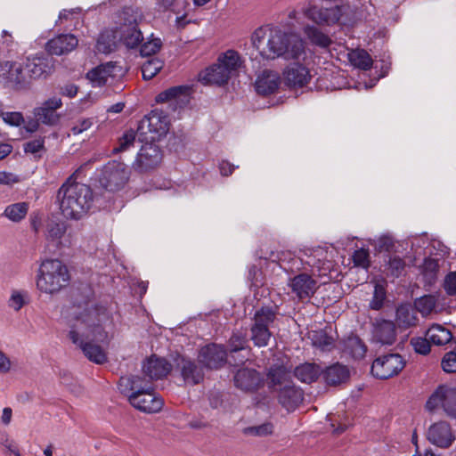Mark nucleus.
<instances>
[{
    "label": "nucleus",
    "instance_id": "nucleus-1",
    "mask_svg": "<svg viewBox=\"0 0 456 456\" xmlns=\"http://www.w3.org/2000/svg\"><path fill=\"white\" fill-rule=\"evenodd\" d=\"M118 386L120 393L128 397L130 404L142 412H159L164 405L152 384L139 375L122 376Z\"/></svg>",
    "mask_w": 456,
    "mask_h": 456
},
{
    "label": "nucleus",
    "instance_id": "nucleus-2",
    "mask_svg": "<svg viewBox=\"0 0 456 456\" xmlns=\"http://www.w3.org/2000/svg\"><path fill=\"white\" fill-rule=\"evenodd\" d=\"M57 198L62 215L69 219L79 220L91 208L94 192L90 186L69 177L58 190Z\"/></svg>",
    "mask_w": 456,
    "mask_h": 456
},
{
    "label": "nucleus",
    "instance_id": "nucleus-3",
    "mask_svg": "<svg viewBox=\"0 0 456 456\" xmlns=\"http://www.w3.org/2000/svg\"><path fill=\"white\" fill-rule=\"evenodd\" d=\"M260 55L266 60L281 57L285 60H299L305 55L304 42L297 36L282 32L271 33L267 40V48L259 50Z\"/></svg>",
    "mask_w": 456,
    "mask_h": 456
},
{
    "label": "nucleus",
    "instance_id": "nucleus-4",
    "mask_svg": "<svg viewBox=\"0 0 456 456\" xmlns=\"http://www.w3.org/2000/svg\"><path fill=\"white\" fill-rule=\"evenodd\" d=\"M69 280L66 265L59 259H48L38 270L37 287L42 292L53 294L67 287Z\"/></svg>",
    "mask_w": 456,
    "mask_h": 456
},
{
    "label": "nucleus",
    "instance_id": "nucleus-5",
    "mask_svg": "<svg viewBox=\"0 0 456 456\" xmlns=\"http://www.w3.org/2000/svg\"><path fill=\"white\" fill-rule=\"evenodd\" d=\"M169 130L168 117L160 110H153L139 122L137 132L146 140L159 141Z\"/></svg>",
    "mask_w": 456,
    "mask_h": 456
},
{
    "label": "nucleus",
    "instance_id": "nucleus-6",
    "mask_svg": "<svg viewBox=\"0 0 456 456\" xmlns=\"http://www.w3.org/2000/svg\"><path fill=\"white\" fill-rule=\"evenodd\" d=\"M22 63L25 71L24 77L27 80V89L33 80L45 79L54 71L55 68V59L47 53L27 57Z\"/></svg>",
    "mask_w": 456,
    "mask_h": 456
},
{
    "label": "nucleus",
    "instance_id": "nucleus-7",
    "mask_svg": "<svg viewBox=\"0 0 456 456\" xmlns=\"http://www.w3.org/2000/svg\"><path fill=\"white\" fill-rule=\"evenodd\" d=\"M130 173L129 167L125 163L110 161L103 167L99 182L105 190L117 191L128 182Z\"/></svg>",
    "mask_w": 456,
    "mask_h": 456
},
{
    "label": "nucleus",
    "instance_id": "nucleus-8",
    "mask_svg": "<svg viewBox=\"0 0 456 456\" xmlns=\"http://www.w3.org/2000/svg\"><path fill=\"white\" fill-rule=\"evenodd\" d=\"M155 142L150 141V142H145L141 146L132 164V168L135 172L140 174L150 172L161 163L162 150Z\"/></svg>",
    "mask_w": 456,
    "mask_h": 456
},
{
    "label": "nucleus",
    "instance_id": "nucleus-9",
    "mask_svg": "<svg viewBox=\"0 0 456 456\" xmlns=\"http://www.w3.org/2000/svg\"><path fill=\"white\" fill-rule=\"evenodd\" d=\"M406 362L399 354H387L376 358L370 372L379 379H388L398 375L405 367Z\"/></svg>",
    "mask_w": 456,
    "mask_h": 456
},
{
    "label": "nucleus",
    "instance_id": "nucleus-10",
    "mask_svg": "<svg viewBox=\"0 0 456 456\" xmlns=\"http://www.w3.org/2000/svg\"><path fill=\"white\" fill-rule=\"evenodd\" d=\"M173 369L178 371L185 384L195 386L204 379V372L194 360L179 353L171 354Z\"/></svg>",
    "mask_w": 456,
    "mask_h": 456
},
{
    "label": "nucleus",
    "instance_id": "nucleus-11",
    "mask_svg": "<svg viewBox=\"0 0 456 456\" xmlns=\"http://www.w3.org/2000/svg\"><path fill=\"white\" fill-rule=\"evenodd\" d=\"M23 63L17 61H0V83L5 87L14 90L27 89V80L24 77Z\"/></svg>",
    "mask_w": 456,
    "mask_h": 456
},
{
    "label": "nucleus",
    "instance_id": "nucleus-12",
    "mask_svg": "<svg viewBox=\"0 0 456 456\" xmlns=\"http://www.w3.org/2000/svg\"><path fill=\"white\" fill-rule=\"evenodd\" d=\"M94 317L95 309H85L76 316L74 322L69 325L70 330L68 334L73 344L77 346L80 343L91 341V321Z\"/></svg>",
    "mask_w": 456,
    "mask_h": 456
},
{
    "label": "nucleus",
    "instance_id": "nucleus-13",
    "mask_svg": "<svg viewBox=\"0 0 456 456\" xmlns=\"http://www.w3.org/2000/svg\"><path fill=\"white\" fill-rule=\"evenodd\" d=\"M198 359L205 368L217 370L225 365L227 362V350L223 345L211 343L201 347Z\"/></svg>",
    "mask_w": 456,
    "mask_h": 456
},
{
    "label": "nucleus",
    "instance_id": "nucleus-14",
    "mask_svg": "<svg viewBox=\"0 0 456 456\" xmlns=\"http://www.w3.org/2000/svg\"><path fill=\"white\" fill-rule=\"evenodd\" d=\"M233 382L238 389L245 393H255L265 385L262 374L253 368L238 369Z\"/></svg>",
    "mask_w": 456,
    "mask_h": 456
},
{
    "label": "nucleus",
    "instance_id": "nucleus-15",
    "mask_svg": "<svg viewBox=\"0 0 456 456\" xmlns=\"http://www.w3.org/2000/svg\"><path fill=\"white\" fill-rule=\"evenodd\" d=\"M277 400L288 412H292L303 403L304 391L292 381H289L278 389Z\"/></svg>",
    "mask_w": 456,
    "mask_h": 456
},
{
    "label": "nucleus",
    "instance_id": "nucleus-16",
    "mask_svg": "<svg viewBox=\"0 0 456 456\" xmlns=\"http://www.w3.org/2000/svg\"><path fill=\"white\" fill-rule=\"evenodd\" d=\"M427 439L437 447L447 449L452 444L455 436L448 422L438 421L428 428Z\"/></svg>",
    "mask_w": 456,
    "mask_h": 456
},
{
    "label": "nucleus",
    "instance_id": "nucleus-17",
    "mask_svg": "<svg viewBox=\"0 0 456 456\" xmlns=\"http://www.w3.org/2000/svg\"><path fill=\"white\" fill-rule=\"evenodd\" d=\"M285 85L289 88H301L308 84L311 79L309 69L299 62L288 65L283 70Z\"/></svg>",
    "mask_w": 456,
    "mask_h": 456
},
{
    "label": "nucleus",
    "instance_id": "nucleus-18",
    "mask_svg": "<svg viewBox=\"0 0 456 456\" xmlns=\"http://www.w3.org/2000/svg\"><path fill=\"white\" fill-rule=\"evenodd\" d=\"M341 14V8L338 5L330 8L314 5L307 11L308 18L316 24L322 26H331L338 23Z\"/></svg>",
    "mask_w": 456,
    "mask_h": 456
},
{
    "label": "nucleus",
    "instance_id": "nucleus-19",
    "mask_svg": "<svg viewBox=\"0 0 456 456\" xmlns=\"http://www.w3.org/2000/svg\"><path fill=\"white\" fill-rule=\"evenodd\" d=\"M78 44L77 38L72 34H61L50 39L45 45L48 54L62 55L74 50Z\"/></svg>",
    "mask_w": 456,
    "mask_h": 456
},
{
    "label": "nucleus",
    "instance_id": "nucleus-20",
    "mask_svg": "<svg viewBox=\"0 0 456 456\" xmlns=\"http://www.w3.org/2000/svg\"><path fill=\"white\" fill-rule=\"evenodd\" d=\"M142 368L146 376L157 380L167 376L173 368V362L170 363L166 359L153 354L143 362Z\"/></svg>",
    "mask_w": 456,
    "mask_h": 456
},
{
    "label": "nucleus",
    "instance_id": "nucleus-21",
    "mask_svg": "<svg viewBox=\"0 0 456 456\" xmlns=\"http://www.w3.org/2000/svg\"><path fill=\"white\" fill-rule=\"evenodd\" d=\"M290 287L292 292L300 299L310 298L318 289L316 281L305 273L294 276L290 281Z\"/></svg>",
    "mask_w": 456,
    "mask_h": 456
},
{
    "label": "nucleus",
    "instance_id": "nucleus-22",
    "mask_svg": "<svg viewBox=\"0 0 456 456\" xmlns=\"http://www.w3.org/2000/svg\"><path fill=\"white\" fill-rule=\"evenodd\" d=\"M322 377L327 386L337 387L349 379L350 370L347 366L336 362L324 369L322 368Z\"/></svg>",
    "mask_w": 456,
    "mask_h": 456
},
{
    "label": "nucleus",
    "instance_id": "nucleus-23",
    "mask_svg": "<svg viewBox=\"0 0 456 456\" xmlns=\"http://www.w3.org/2000/svg\"><path fill=\"white\" fill-rule=\"evenodd\" d=\"M231 77L218 61L206 68L199 74V80L204 85L224 86Z\"/></svg>",
    "mask_w": 456,
    "mask_h": 456
},
{
    "label": "nucleus",
    "instance_id": "nucleus-24",
    "mask_svg": "<svg viewBox=\"0 0 456 456\" xmlns=\"http://www.w3.org/2000/svg\"><path fill=\"white\" fill-rule=\"evenodd\" d=\"M281 84V77L278 72L265 69L256 81V91L263 96L270 95L275 93Z\"/></svg>",
    "mask_w": 456,
    "mask_h": 456
},
{
    "label": "nucleus",
    "instance_id": "nucleus-25",
    "mask_svg": "<svg viewBox=\"0 0 456 456\" xmlns=\"http://www.w3.org/2000/svg\"><path fill=\"white\" fill-rule=\"evenodd\" d=\"M373 337L382 345H393L396 340L395 324L393 321L382 319L373 324Z\"/></svg>",
    "mask_w": 456,
    "mask_h": 456
},
{
    "label": "nucleus",
    "instance_id": "nucleus-26",
    "mask_svg": "<svg viewBox=\"0 0 456 456\" xmlns=\"http://www.w3.org/2000/svg\"><path fill=\"white\" fill-rule=\"evenodd\" d=\"M291 373V366L283 362H274L267 370V386L271 390H276L277 386H282Z\"/></svg>",
    "mask_w": 456,
    "mask_h": 456
},
{
    "label": "nucleus",
    "instance_id": "nucleus-27",
    "mask_svg": "<svg viewBox=\"0 0 456 456\" xmlns=\"http://www.w3.org/2000/svg\"><path fill=\"white\" fill-rule=\"evenodd\" d=\"M191 87L189 86H175L160 92L155 98L156 102L162 103L167 102H175L183 103L189 102V94Z\"/></svg>",
    "mask_w": 456,
    "mask_h": 456
},
{
    "label": "nucleus",
    "instance_id": "nucleus-28",
    "mask_svg": "<svg viewBox=\"0 0 456 456\" xmlns=\"http://www.w3.org/2000/svg\"><path fill=\"white\" fill-rule=\"evenodd\" d=\"M418 321L416 310L410 303H402L396 307L395 322L400 329L413 327Z\"/></svg>",
    "mask_w": 456,
    "mask_h": 456
},
{
    "label": "nucleus",
    "instance_id": "nucleus-29",
    "mask_svg": "<svg viewBox=\"0 0 456 456\" xmlns=\"http://www.w3.org/2000/svg\"><path fill=\"white\" fill-rule=\"evenodd\" d=\"M293 374L302 383L311 384L322 377V367L315 362H306L297 366Z\"/></svg>",
    "mask_w": 456,
    "mask_h": 456
},
{
    "label": "nucleus",
    "instance_id": "nucleus-30",
    "mask_svg": "<svg viewBox=\"0 0 456 456\" xmlns=\"http://www.w3.org/2000/svg\"><path fill=\"white\" fill-rule=\"evenodd\" d=\"M118 34L119 41L128 49L137 48L143 41V36L138 25L120 26Z\"/></svg>",
    "mask_w": 456,
    "mask_h": 456
},
{
    "label": "nucleus",
    "instance_id": "nucleus-31",
    "mask_svg": "<svg viewBox=\"0 0 456 456\" xmlns=\"http://www.w3.org/2000/svg\"><path fill=\"white\" fill-rule=\"evenodd\" d=\"M342 350L354 359H362L367 352L364 342L355 334L351 333L341 341Z\"/></svg>",
    "mask_w": 456,
    "mask_h": 456
},
{
    "label": "nucleus",
    "instance_id": "nucleus-32",
    "mask_svg": "<svg viewBox=\"0 0 456 456\" xmlns=\"http://www.w3.org/2000/svg\"><path fill=\"white\" fill-rule=\"evenodd\" d=\"M116 65L113 62H107L101 64L91 70H89L86 74V77L92 81L94 86H103L107 84L109 77H114Z\"/></svg>",
    "mask_w": 456,
    "mask_h": 456
},
{
    "label": "nucleus",
    "instance_id": "nucleus-33",
    "mask_svg": "<svg viewBox=\"0 0 456 456\" xmlns=\"http://www.w3.org/2000/svg\"><path fill=\"white\" fill-rule=\"evenodd\" d=\"M426 337L436 346H444L454 339L452 332L438 323H434L428 329Z\"/></svg>",
    "mask_w": 456,
    "mask_h": 456
},
{
    "label": "nucleus",
    "instance_id": "nucleus-34",
    "mask_svg": "<svg viewBox=\"0 0 456 456\" xmlns=\"http://www.w3.org/2000/svg\"><path fill=\"white\" fill-rule=\"evenodd\" d=\"M118 31L104 30L100 33L97 42L96 49L99 53L109 54L117 50L118 47Z\"/></svg>",
    "mask_w": 456,
    "mask_h": 456
},
{
    "label": "nucleus",
    "instance_id": "nucleus-35",
    "mask_svg": "<svg viewBox=\"0 0 456 456\" xmlns=\"http://www.w3.org/2000/svg\"><path fill=\"white\" fill-rule=\"evenodd\" d=\"M217 61L222 64L223 68H225L230 77L238 72L243 63L240 53L232 49L219 55Z\"/></svg>",
    "mask_w": 456,
    "mask_h": 456
},
{
    "label": "nucleus",
    "instance_id": "nucleus-36",
    "mask_svg": "<svg viewBox=\"0 0 456 456\" xmlns=\"http://www.w3.org/2000/svg\"><path fill=\"white\" fill-rule=\"evenodd\" d=\"M77 346L89 361L96 364H103L108 361L104 350L99 345L93 344L92 341L80 343Z\"/></svg>",
    "mask_w": 456,
    "mask_h": 456
},
{
    "label": "nucleus",
    "instance_id": "nucleus-37",
    "mask_svg": "<svg viewBox=\"0 0 456 456\" xmlns=\"http://www.w3.org/2000/svg\"><path fill=\"white\" fill-rule=\"evenodd\" d=\"M277 306L263 305L255 312L254 323L261 327L269 328L276 319Z\"/></svg>",
    "mask_w": 456,
    "mask_h": 456
},
{
    "label": "nucleus",
    "instance_id": "nucleus-38",
    "mask_svg": "<svg viewBox=\"0 0 456 456\" xmlns=\"http://www.w3.org/2000/svg\"><path fill=\"white\" fill-rule=\"evenodd\" d=\"M439 271L438 260L432 257H425L422 265L420 266V273L423 277L424 283L432 286L437 280V273Z\"/></svg>",
    "mask_w": 456,
    "mask_h": 456
},
{
    "label": "nucleus",
    "instance_id": "nucleus-39",
    "mask_svg": "<svg viewBox=\"0 0 456 456\" xmlns=\"http://www.w3.org/2000/svg\"><path fill=\"white\" fill-rule=\"evenodd\" d=\"M102 315L95 309V317L91 321V341L109 344L110 338L109 337L108 332L102 327Z\"/></svg>",
    "mask_w": 456,
    "mask_h": 456
},
{
    "label": "nucleus",
    "instance_id": "nucleus-40",
    "mask_svg": "<svg viewBox=\"0 0 456 456\" xmlns=\"http://www.w3.org/2000/svg\"><path fill=\"white\" fill-rule=\"evenodd\" d=\"M273 336L269 328L252 324L250 328V339L255 346H267Z\"/></svg>",
    "mask_w": 456,
    "mask_h": 456
},
{
    "label": "nucleus",
    "instance_id": "nucleus-41",
    "mask_svg": "<svg viewBox=\"0 0 456 456\" xmlns=\"http://www.w3.org/2000/svg\"><path fill=\"white\" fill-rule=\"evenodd\" d=\"M387 268V274L393 278L401 277L405 272L406 263L403 258L396 255H388L385 259Z\"/></svg>",
    "mask_w": 456,
    "mask_h": 456
},
{
    "label": "nucleus",
    "instance_id": "nucleus-42",
    "mask_svg": "<svg viewBox=\"0 0 456 456\" xmlns=\"http://www.w3.org/2000/svg\"><path fill=\"white\" fill-rule=\"evenodd\" d=\"M446 414L456 419V388L444 385L443 407Z\"/></svg>",
    "mask_w": 456,
    "mask_h": 456
},
{
    "label": "nucleus",
    "instance_id": "nucleus-43",
    "mask_svg": "<svg viewBox=\"0 0 456 456\" xmlns=\"http://www.w3.org/2000/svg\"><path fill=\"white\" fill-rule=\"evenodd\" d=\"M164 67V61L158 58L152 57L147 60L142 65V74L144 80H151Z\"/></svg>",
    "mask_w": 456,
    "mask_h": 456
},
{
    "label": "nucleus",
    "instance_id": "nucleus-44",
    "mask_svg": "<svg viewBox=\"0 0 456 456\" xmlns=\"http://www.w3.org/2000/svg\"><path fill=\"white\" fill-rule=\"evenodd\" d=\"M28 210V204L27 202H18L7 206L4 215L12 222H20L26 216Z\"/></svg>",
    "mask_w": 456,
    "mask_h": 456
},
{
    "label": "nucleus",
    "instance_id": "nucleus-45",
    "mask_svg": "<svg viewBox=\"0 0 456 456\" xmlns=\"http://www.w3.org/2000/svg\"><path fill=\"white\" fill-rule=\"evenodd\" d=\"M350 61L354 67L362 70L370 69L373 64L371 56L363 49L353 52L350 54Z\"/></svg>",
    "mask_w": 456,
    "mask_h": 456
},
{
    "label": "nucleus",
    "instance_id": "nucleus-46",
    "mask_svg": "<svg viewBox=\"0 0 456 456\" xmlns=\"http://www.w3.org/2000/svg\"><path fill=\"white\" fill-rule=\"evenodd\" d=\"M309 338L313 346L322 350H330L334 343L332 337L323 330L312 331Z\"/></svg>",
    "mask_w": 456,
    "mask_h": 456
},
{
    "label": "nucleus",
    "instance_id": "nucleus-47",
    "mask_svg": "<svg viewBox=\"0 0 456 456\" xmlns=\"http://www.w3.org/2000/svg\"><path fill=\"white\" fill-rule=\"evenodd\" d=\"M137 130L129 129L124 132L122 136L118 139V145L113 148L112 153L118 154L128 151L134 146Z\"/></svg>",
    "mask_w": 456,
    "mask_h": 456
},
{
    "label": "nucleus",
    "instance_id": "nucleus-48",
    "mask_svg": "<svg viewBox=\"0 0 456 456\" xmlns=\"http://www.w3.org/2000/svg\"><path fill=\"white\" fill-rule=\"evenodd\" d=\"M67 225L64 222L51 220L46 224L45 236L50 241H59L65 234Z\"/></svg>",
    "mask_w": 456,
    "mask_h": 456
},
{
    "label": "nucleus",
    "instance_id": "nucleus-49",
    "mask_svg": "<svg viewBox=\"0 0 456 456\" xmlns=\"http://www.w3.org/2000/svg\"><path fill=\"white\" fill-rule=\"evenodd\" d=\"M437 299L435 295H424L414 301V308L422 314H429L436 306Z\"/></svg>",
    "mask_w": 456,
    "mask_h": 456
},
{
    "label": "nucleus",
    "instance_id": "nucleus-50",
    "mask_svg": "<svg viewBox=\"0 0 456 456\" xmlns=\"http://www.w3.org/2000/svg\"><path fill=\"white\" fill-rule=\"evenodd\" d=\"M140 54L142 57H150L156 54L162 47V41L159 37H154L151 34L146 42H142L140 45Z\"/></svg>",
    "mask_w": 456,
    "mask_h": 456
},
{
    "label": "nucleus",
    "instance_id": "nucleus-51",
    "mask_svg": "<svg viewBox=\"0 0 456 456\" xmlns=\"http://www.w3.org/2000/svg\"><path fill=\"white\" fill-rule=\"evenodd\" d=\"M307 36L311 42L320 47H329L332 41L330 37L323 32L320 31L317 28L312 26L306 29Z\"/></svg>",
    "mask_w": 456,
    "mask_h": 456
},
{
    "label": "nucleus",
    "instance_id": "nucleus-52",
    "mask_svg": "<svg viewBox=\"0 0 456 456\" xmlns=\"http://www.w3.org/2000/svg\"><path fill=\"white\" fill-rule=\"evenodd\" d=\"M34 113L41 123L47 126H55L60 121V115L46 107H38Z\"/></svg>",
    "mask_w": 456,
    "mask_h": 456
},
{
    "label": "nucleus",
    "instance_id": "nucleus-53",
    "mask_svg": "<svg viewBox=\"0 0 456 456\" xmlns=\"http://www.w3.org/2000/svg\"><path fill=\"white\" fill-rule=\"evenodd\" d=\"M273 424L270 421H267L258 426L244 428L242 433L246 436H266L273 434Z\"/></svg>",
    "mask_w": 456,
    "mask_h": 456
},
{
    "label": "nucleus",
    "instance_id": "nucleus-54",
    "mask_svg": "<svg viewBox=\"0 0 456 456\" xmlns=\"http://www.w3.org/2000/svg\"><path fill=\"white\" fill-rule=\"evenodd\" d=\"M387 297V292L382 285L377 284L374 288L372 298L369 304L371 310L379 311L383 305Z\"/></svg>",
    "mask_w": 456,
    "mask_h": 456
},
{
    "label": "nucleus",
    "instance_id": "nucleus-55",
    "mask_svg": "<svg viewBox=\"0 0 456 456\" xmlns=\"http://www.w3.org/2000/svg\"><path fill=\"white\" fill-rule=\"evenodd\" d=\"M248 340L242 332H234L228 341L231 353L241 351L246 348Z\"/></svg>",
    "mask_w": 456,
    "mask_h": 456
},
{
    "label": "nucleus",
    "instance_id": "nucleus-56",
    "mask_svg": "<svg viewBox=\"0 0 456 456\" xmlns=\"http://www.w3.org/2000/svg\"><path fill=\"white\" fill-rule=\"evenodd\" d=\"M247 281L250 288H259L263 285L262 271L256 265L248 267Z\"/></svg>",
    "mask_w": 456,
    "mask_h": 456
},
{
    "label": "nucleus",
    "instance_id": "nucleus-57",
    "mask_svg": "<svg viewBox=\"0 0 456 456\" xmlns=\"http://www.w3.org/2000/svg\"><path fill=\"white\" fill-rule=\"evenodd\" d=\"M140 17L138 12L131 6H126L120 13V20L123 21L121 26L137 25V20Z\"/></svg>",
    "mask_w": 456,
    "mask_h": 456
},
{
    "label": "nucleus",
    "instance_id": "nucleus-58",
    "mask_svg": "<svg viewBox=\"0 0 456 456\" xmlns=\"http://www.w3.org/2000/svg\"><path fill=\"white\" fill-rule=\"evenodd\" d=\"M430 344L431 341L428 337L421 338H412L411 339V345L412 346L414 351L419 354L427 355L430 352Z\"/></svg>",
    "mask_w": 456,
    "mask_h": 456
},
{
    "label": "nucleus",
    "instance_id": "nucleus-59",
    "mask_svg": "<svg viewBox=\"0 0 456 456\" xmlns=\"http://www.w3.org/2000/svg\"><path fill=\"white\" fill-rule=\"evenodd\" d=\"M353 262L355 266L368 269L370 265L369 250L363 248L356 249L353 254Z\"/></svg>",
    "mask_w": 456,
    "mask_h": 456
},
{
    "label": "nucleus",
    "instance_id": "nucleus-60",
    "mask_svg": "<svg viewBox=\"0 0 456 456\" xmlns=\"http://www.w3.org/2000/svg\"><path fill=\"white\" fill-rule=\"evenodd\" d=\"M444 385L439 386L429 396L426 403V409L429 411H434L439 405L443 407Z\"/></svg>",
    "mask_w": 456,
    "mask_h": 456
},
{
    "label": "nucleus",
    "instance_id": "nucleus-61",
    "mask_svg": "<svg viewBox=\"0 0 456 456\" xmlns=\"http://www.w3.org/2000/svg\"><path fill=\"white\" fill-rule=\"evenodd\" d=\"M441 366L447 373L456 372V353L453 351L446 353L442 359Z\"/></svg>",
    "mask_w": 456,
    "mask_h": 456
},
{
    "label": "nucleus",
    "instance_id": "nucleus-62",
    "mask_svg": "<svg viewBox=\"0 0 456 456\" xmlns=\"http://www.w3.org/2000/svg\"><path fill=\"white\" fill-rule=\"evenodd\" d=\"M443 288L448 296H456V272H449L445 275Z\"/></svg>",
    "mask_w": 456,
    "mask_h": 456
},
{
    "label": "nucleus",
    "instance_id": "nucleus-63",
    "mask_svg": "<svg viewBox=\"0 0 456 456\" xmlns=\"http://www.w3.org/2000/svg\"><path fill=\"white\" fill-rule=\"evenodd\" d=\"M23 150L26 153H37L38 151L45 150V139L40 137L29 142H27L23 145Z\"/></svg>",
    "mask_w": 456,
    "mask_h": 456
},
{
    "label": "nucleus",
    "instance_id": "nucleus-64",
    "mask_svg": "<svg viewBox=\"0 0 456 456\" xmlns=\"http://www.w3.org/2000/svg\"><path fill=\"white\" fill-rule=\"evenodd\" d=\"M1 116H3V119L6 124L13 126H19L24 122L23 116L20 112L14 111L3 113L1 111Z\"/></svg>",
    "mask_w": 456,
    "mask_h": 456
}]
</instances>
